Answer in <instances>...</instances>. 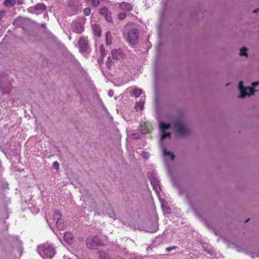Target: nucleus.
<instances>
[{"instance_id":"obj_1","label":"nucleus","mask_w":259,"mask_h":259,"mask_svg":"<svg viewBox=\"0 0 259 259\" xmlns=\"http://www.w3.org/2000/svg\"><path fill=\"white\" fill-rule=\"evenodd\" d=\"M37 251L44 259H52L56 253L54 248L49 244L39 245Z\"/></svg>"},{"instance_id":"obj_2","label":"nucleus","mask_w":259,"mask_h":259,"mask_svg":"<svg viewBox=\"0 0 259 259\" xmlns=\"http://www.w3.org/2000/svg\"><path fill=\"white\" fill-rule=\"evenodd\" d=\"M95 214L98 215L107 214L109 218L116 220L117 219L116 214L113 211L111 205L108 203H104L103 205H99L95 210Z\"/></svg>"},{"instance_id":"obj_3","label":"nucleus","mask_w":259,"mask_h":259,"mask_svg":"<svg viewBox=\"0 0 259 259\" xmlns=\"http://www.w3.org/2000/svg\"><path fill=\"white\" fill-rule=\"evenodd\" d=\"M174 130L177 135L184 136L188 134L189 129L182 118L177 119L173 123Z\"/></svg>"},{"instance_id":"obj_4","label":"nucleus","mask_w":259,"mask_h":259,"mask_svg":"<svg viewBox=\"0 0 259 259\" xmlns=\"http://www.w3.org/2000/svg\"><path fill=\"white\" fill-rule=\"evenodd\" d=\"M243 82L242 81H240L239 83L238 88L240 91V95L238 96L239 98H243L246 96H250L251 95H253L256 90L254 88L259 84L258 82H255L252 83V88L251 87H244L243 85Z\"/></svg>"},{"instance_id":"obj_5","label":"nucleus","mask_w":259,"mask_h":259,"mask_svg":"<svg viewBox=\"0 0 259 259\" xmlns=\"http://www.w3.org/2000/svg\"><path fill=\"white\" fill-rule=\"evenodd\" d=\"M79 52L82 54L86 53L88 50V44L87 37L81 36L79 38L78 41Z\"/></svg>"},{"instance_id":"obj_6","label":"nucleus","mask_w":259,"mask_h":259,"mask_svg":"<svg viewBox=\"0 0 259 259\" xmlns=\"http://www.w3.org/2000/svg\"><path fill=\"white\" fill-rule=\"evenodd\" d=\"M138 38V31L136 29H131L128 33L127 40L132 44H135Z\"/></svg>"},{"instance_id":"obj_7","label":"nucleus","mask_w":259,"mask_h":259,"mask_svg":"<svg viewBox=\"0 0 259 259\" xmlns=\"http://www.w3.org/2000/svg\"><path fill=\"white\" fill-rule=\"evenodd\" d=\"M169 127V124H167L165 122H161L160 123V128L162 133V135L161 137V141H163L166 138H168L169 139H170V134L169 133H165V131L168 129Z\"/></svg>"},{"instance_id":"obj_8","label":"nucleus","mask_w":259,"mask_h":259,"mask_svg":"<svg viewBox=\"0 0 259 259\" xmlns=\"http://www.w3.org/2000/svg\"><path fill=\"white\" fill-rule=\"evenodd\" d=\"M71 28L73 32L77 33H81L84 30L82 23L78 21L72 23Z\"/></svg>"},{"instance_id":"obj_9","label":"nucleus","mask_w":259,"mask_h":259,"mask_svg":"<svg viewBox=\"0 0 259 259\" xmlns=\"http://www.w3.org/2000/svg\"><path fill=\"white\" fill-rule=\"evenodd\" d=\"M92 241H94V244L97 246H102L104 245L103 241L100 239L98 235L89 237L86 239L87 244H90L91 243Z\"/></svg>"},{"instance_id":"obj_10","label":"nucleus","mask_w":259,"mask_h":259,"mask_svg":"<svg viewBox=\"0 0 259 259\" xmlns=\"http://www.w3.org/2000/svg\"><path fill=\"white\" fill-rule=\"evenodd\" d=\"M99 14L104 17L108 22H111L112 17L111 12L107 8H103L99 11Z\"/></svg>"},{"instance_id":"obj_11","label":"nucleus","mask_w":259,"mask_h":259,"mask_svg":"<svg viewBox=\"0 0 259 259\" xmlns=\"http://www.w3.org/2000/svg\"><path fill=\"white\" fill-rule=\"evenodd\" d=\"M150 181L151 185L153 186V189L155 191L158 196H159V191L160 190V187L159 185L158 180L153 176H151L150 178Z\"/></svg>"},{"instance_id":"obj_12","label":"nucleus","mask_w":259,"mask_h":259,"mask_svg":"<svg viewBox=\"0 0 259 259\" xmlns=\"http://www.w3.org/2000/svg\"><path fill=\"white\" fill-rule=\"evenodd\" d=\"M124 57V54L121 49L113 50L111 52V57L113 60H120Z\"/></svg>"},{"instance_id":"obj_13","label":"nucleus","mask_w":259,"mask_h":259,"mask_svg":"<svg viewBox=\"0 0 259 259\" xmlns=\"http://www.w3.org/2000/svg\"><path fill=\"white\" fill-rule=\"evenodd\" d=\"M141 126L143 128L141 130L143 134L149 133L152 130L151 124L149 122H144Z\"/></svg>"},{"instance_id":"obj_14","label":"nucleus","mask_w":259,"mask_h":259,"mask_svg":"<svg viewBox=\"0 0 259 259\" xmlns=\"http://www.w3.org/2000/svg\"><path fill=\"white\" fill-rule=\"evenodd\" d=\"M61 219V213L57 210H55L54 212L52 219H50L49 220H47V222L49 223V224L50 225V224L56 223V221L60 220Z\"/></svg>"},{"instance_id":"obj_15","label":"nucleus","mask_w":259,"mask_h":259,"mask_svg":"<svg viewBox=\"0 0 259 259\" xmlns=\"http://www.w3.org/2000/svg\"><path fill=\"white\" fill-rule=\"evenodd\" d=\"M119 8L121 10L124 12H130L132 10V7L131 4L124 2L119 4Z\"/></svg>"},{"instance_id":"obj_16","label":"nucleus","mask_w":259,"mask_h":259,"mask_svg":"<svg viewBox=\"0 0 259 259\" xmlns=\"http://www.w3.org/2000/svg\"><path fill=\"white\" fill-rule=\"evenodd\" d=\"M46 9V6L44 4L41 3H39L36 4L33 7H30L28 9V11L30 12H32L33 11L36 10H44Z\"/></svg>"},{"instance_id":"obj_17","label":"nucleus","mask_w":259,"mask_h":259,"mask_svg":"<svg viewBox=\"0 0 259 259\" xmlns=\"http://www.w3.org/2000/svg\"><path fill=\"white\" fill-rule=\"evenodd\" d=\"M56 225L57 228L60 230H63L66 226L65 224L61 219L60 220L56 221Z\"/></svg>"},{"instance_id":"obj_18","label":"nucleus","mask_w":259,"mask_h":259,"mask_svg":"<svg viewBox=\"0 0 259 259\" xmlns=\"http://www.w3.org/2000/svg\"><path fill=\"white\" fill-rule=\"evenodd\" d=\"M163 154L165 156L169 157L171 160H174L175 156L174 154L170 151H167L166 149L164 147L162 148Z\"/></svg>"},{"instance_id":"obj_19","label":"nucleus","mask_w":259,"mask_h":259,"mask_svg":"<svg viewBox=\"0 0 259 259\" xmlns=\"http://www.w3.org/2000/svg\"><path fill=\"white\" fill-rule=\"evenodd\" d=\"M106 43L107 45L112 44V36L110 31H107L106 33Z\"/></svg>"},{"instance_id":"obj_20","label":"nucleus","mask_w":259,"mask_h":259,"mask_svg":"<svg viewBox=\"0 0 259 259\" xmlns=\"http://www.w3.org/2000/svg\"><path fill=\"white\" fill-rule=\"evenodd\" d=\"M16 4V0H5L4 4L6 7L14 6Z\"/></svg>"},{"instance_id":"obj_21","label":"nucleus","mask_w":259,"mask_h":259,"mask_svg":"<svg viewBox=\"0 0 259 259\" xmlns=\"http://www.w3.org/2000/svg\"><path fill=\"white\" fill-rule=\"evenodd\" d=\"M93 30L94 31V34L95 35L99 36L101 35V30L100 28L98 26L95 25L93 27Z\"/></svg>"},{"instance_id":"obj_22","label":"nucleus","mask_w":259,"mask_h":259,"mask_svg":"<svg viewBox=\"0 0 259 259\" xmlns=\"http://www.w3.org/2000/svg\"><path fill=\"white\" fill-rule=\"evenodd\" d=\"M142 94V90L139 89L135 88L133 89V94L136 97L139 96Z\"/></svg>"},{"instance_id":"obj_23","label":"nucleus","mask_w":259,"mask_h":259,"mask_svg":"<svg viewBox=\"0 0 259 259\" xmlns=\"http://www.w3.org/2000/svg\"><path fill=\"white\" fill-rule=\"evenodd\" d=\"M135 108L137 111L142 110L144 108V102L140 101L139 103H137Z\"/></svg>"},{"instance_id":"obj_24","label":"nucleus","mask_w":259,"mask_h":259,"mask_svg":"<svg viewBox=\"0 0 259 259\" xmlns=\"http://www.w3.org/2000/svg\"><path fill=\"white\" fill-rule=\"evenodd\" d=\"M64 238L68 241V242L70 243V241L68 240L70 239L71 241L73 238V235L70 233H66L64 234Z\"/></svg>"},{"instance_id":"obj_25","label":"nucleus","mask_w":259,"mask_h":259,"mask_svg":"<svg viewBox=\"0 0 259 259\" xmlns=\"http://www.w3.org/2000/svg\"><path fill=\"white\" fill-rule=\"evenodd\" d=\"M246 51H247L246 49H245L244 48H242L240 50V55L241 56L247 57V54Z\"/></svg>"},{"instance_id":"obj_26","label":"nucleus","mask_w":259,"mask_h":259,"mask_svg":"<svg viewBox=\"0 0 259 259\" xmlns=\"http://www.w3.org/2000/svg\"><path fill=\"white\" fill-rule=\"evenodd\" d=\"M126 17V13L125 12H121L119 13L118 17L119 20H123Z\"/></svg>"},{"instance_id":"obj_27","label":"nucleus","mask_w":259,"mask_h":259,"mask_svg":"<svg viewBox=\"0 0 259 259\" xmlns=\"http://www.w3.org/2000/svg\"><path fill=\"white\" fill-rule=\"evenodd\" d=\"M89 1L95 7H97L99 4V0H89Z\"/></svg>"},{"instance_id":"obj_28","label":"nucleus","mask_w":259,"mask_h":259,"mask_svg":"<svg viewBox=\"0 0 259 259\" xmlns=\"http://www.w3.org/2000/svg\"><path fill=\"white\" fill-rule=\"evenodd\" d=\"M91 9L89 8H86L83 10V13L85 16H89L91 14Z\"/></svg>"},{"instance_id":"obj_29","label":"nucleus","mask_w":259,"mask_h":259,"mask_svg":"<svg viewBox=\"0 0 259 259\" xmlns=\"http://www.w3.org/2000/svg\"><path fill=\"white\" fill-rule=\"evenodd\" d=\"M87 245L90 249H94L96 246H97V245L94 244V241H92L91 243L90 244H87Z\"/></svg>"},{"instance_id":"obj_30","label":"nucleus","mask_w":259,"mask_h":259,"mask_svg":"<svg viewBox=\"0 0 259 259\" xmlns=\"http://www.w3.org/2000/svg\"><path fill=\"white\" fill-rule=\"evenodd\" d=\"M106 65L108 68H110L111 65V59L110 56L108 57L107 61L106 62Z\"/></svg>"},{"instance_id":"obj_31","label":"nucleus","mask_w":259,"mask_h":259,"mask_svg":"<svg viewBox=\"0 0 259 259\" xmlns=\"http://www.w3.org/2000/svg\"><path fill=\"white\" fill-rule=\"evenodd\" d=\"M53 166L54 168H55L57 170H58L59 168V164L57 161L54 162Z\"/></svg>"},{"instance_id":"obj_32","label":"nucleus","mask_w":259,"mask_h":259,"mask_svg":"<svg viewBox=\"0 0 259 259\" xmlns=\"http://www.w3.org/2000/svg\"><path fill=\"white\" fill-rule=\"evenodd\" d=\"M157 230H158V227H157V225L155 224L154 228L152 230H149V231L150 232H155L157 231Z\"/></svg>"},{"instance_id":"obj_33","label":"nucleus","mask_w":259,"mask_h":259,"mask_svg":"<svg viewBox=\"0 0 259 259\" xmlns=\"http://www.w3.org/2000/svg\"><path fill=\"white\" fill-rule=\"evenodd\" d=\"M22 20H23L21 18L17 19L14 21V24L17 25L19 22H21Z\"/></svg>"},{"instance_id":"obj_34","label":"nucleus","mask_w":259,"mask_h":259,"mask_svg":"<svg viewBox=\"0 0 259 259\" xmlns=\"http://www.w3.org/2000/svg\"><path fill=\"white\" fill-rule=\"evenodd\" d=\"M176 248V246H173V247H167V248H166L165 250L166 251L169 252L170 251H171L173 249H175Z\"/></svg>"},{"instance_id":"obj_35","label":"nucleus","mask_w":259,"mask_h":259,"mask_svg":"<svg viewBox=\"0 0 259 259\" xmlns=\"http://www.w3.org/2000/svg\"><path fill=\"white\" fill-rule=\"evenodd\" d=\"M25 0H16V4L20 5L24 3Z\"/></svg>"},{"instance_id":"obj_36","label":"nucleus","mask_w":259,"mask_h":259,"mask_svg":"<svg viewBox=\"0 0 259 259\" xmlns=\"http://www.w3.org/2000/svg\"><path fill=\"white\" fill-rule=\"evenodd\" d=\"M108 95L110 96V97H112L113 95V92L111 90H110L108 91Z\"/></svg>"},{"instance_id":"obj_37","label":"nucleus","mask_w":259,"mask_h":259,"mask_svg":"<svg viewBox=\"0 0 259 259\" xmlns=\"http://www.w3.org/2000/svg\"><path fill=\"white\" fill-rule=\"evenodd\" d=\"M142 156L145 159L148 158V156H146V153L145 152L144 153H143Z\"/></svg>"},{"instance_id":"obj_38","label":"nucleus","mask_w":259,"mask_h":259,"mask_svg":"<svg viewBox=\"0 0 259 259\" xmlns=\"http://www.w3.org/2000/svg\"><path fill=\"white\" fill-rule=\"evenodd\" d=\"M64 259H72L71 257H69L67 256H64Z\"/></svg>"},{"instance_id":"obj_39","label":"nucleus","mask_w":259,"mask_h":259,"mask_svg":"<svg viewBox=\"0 0 259 259\" xmlns=\"http://www.w3.org/2000/svg\"><path fill=\"white\" fill-rule=\"evenodd\" d=\"M101 55L103 57H104L105 55V54H104V53H103V51L102 50H101Z\"/></svg>"},{"instance_id":"obj_40","label":"nucleus","mask_w":259,"mask_h":259,"mask_svg":"<svg viewBox=\"0 0 259 259\" xmlns=\"http://www.w3.org/2000/svg\"><path fill=\"white\" fill-rule=\"evenodd\" d=\"M258 11H259V9H256V10H254V11H253V13H257Z\"/></svg>"},{"instance_id":"obj_41","label":"nucleus","mask_w":259,"mask_h":259,"mask_svg":"<svg viewBox=\"0 0 259 259\" xmlns=\"http://www.w3.org/2000/svg\"><path fill=\"white\" fill-rule=\"evenodd\" d=\"M166 212L167 213H169V209L168 208H167L166 210Z\"/></svg>"},{"instance_id":"obj_42","label":"nucleus","mask_w":259,"mask_h":259,"mask_svg":"<svg viewBox=\"0 0 259 259\" xmlns=\"http://www.w3.org/2000/svg\"><path fill=\"white\" fill-rule=\"evenodd\" d=\"M22 253V251L21 250H20V255Z\"/></svg>"},{"instance_id":"obj_43","label":"nucleus","mask_w":259,"mask_h":259,"mask_svg":"<svg viewBox=\"0 0 259 259\" xmlns=\"http://www.w3.org/2000/svg\"><path fill=\"white\" fill-rule=\"evenodd\" d=\"M248 221H249V219H247V220H245V223H246V222H247Z\"/></svg>"}]
</instances>
